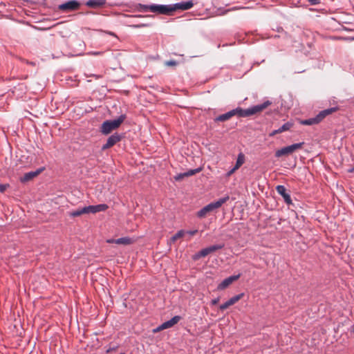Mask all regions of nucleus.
Masks as SVG:
<instances>
[{"label": "nucleus", "mask_w": 354, "mask_h": 354, "mask_svg": "<svg viewBox=\"0 0 354 354\" xmlns=\"http://www.w3.org/2000/svg\"><path fill=\"white\" fill-rule=\"evenodd\" d=\"M270 104L271 102L268 100L261 104H258L247 109H243L240 107H238L235 109L230 111L227 113L218 115L214 119V121L225 122L230 120L234 115H238L239 117L242 118L248 117L263 111Z\"/></svg>", "instance_id": "1"}, {"label": "nucleus", "mask_w": 354, "mask_h": 354, "mask_svg": "<svg viewBox=\"0 0 354 354\" xmlns=\"http://www.w3.org/2000/svg\"><path fill=\"white\" fill-rule=\"evenodd\" d=\"M338 110L339 108L337 106L327 109L320 111L315 118L302 120L299 122L303 125L317 124L322 122L326 116L337 111Z\"/></svg>", "instance_id": "2"}, {"label": "nucleus", "mask_w": 354, "mask_h": 354, "mask_svg": "<svg viewBox=\"0 0 354 354\" xmlns=\"http://www.w3.org/2000/svg\"><path fill=\"white\" fill-rule=\"evenodd\" d=\"M125 120V115H121L117 119L104 121L101 126V132L108 135L117 129Z\"/></svg>", "instance_id": "3"}, {"label": "nucleus", "mask_w": 354, "mask_h": 354, "mask_svg": "<svg viewBox=\"0 0 354 354\" xmlns=\"http://www.w3.org/2000/svg\"><path fill=\"white\" fill-rule=\"evenodd\" d=\"M304 145V142H299L281 148L275 152V156L279 158L283 156H288L295 151L301 149Z\"/></svg>", "instance_id": "4"}, {"label": "nucleus", "mask_w": 354, "mask_h": 354, "mask_svg": "<svg viewBox=\"0 0 354 354\" xmlns=\"http://www.w3.org/2000/svg\"><path fill=\"white\" fill-rule=\"evenodd\" d=\"M223 247H224V244H217V245H211L209 247L205 248L201 250V251H199L198 252L196 253L194 255L193 259L194 260H198V259H201V257H205L211 253H213L218 250L223 248Z\"/></svg>", "instance_id": "5"}, {"label": "nucleus", "mask_w": 354, "mask_h": 354, "mask_svg": "<svg viewBox=\"0 0 354 354\" xmlns=\"http://www.w3.org/2000/svg\"><path fill=\"white\" fill-rule=\"evenodd\" d=\"M149 11L154 13L169 15L171 14V5H151Z\"/></svg>", "instance_id": "6"}, {"label": "nucleus", "mask_w": 354, "mask_h": 354, "mask_svg": "<svg viewBox=\"0 0 354 354\" xmlns=\"http://www.w3.org/2000/svg\"><path fill=\"white\" fill-rule=\"evenodd\" d=\"M80 3L76 0H70L59 6V9L62 11L68 12L79 9Z\"/></svg>", "instance_id": "7"}, {"label": "nucleus", "mask_w": 354, "mask_h": 354, "mask_svg": "<svg viewBox=\"0 0 354 354\" xmlns=\"http://www.w3.org/2000/svg\"><path fill=\"white\" fill-rule=\"evenodd\" d=\"M180 319L181 317L180 316H174L170 320L164 322L157 328L154 329L153 331L158 332L160 330L171 328L174 326L175 324H176L180 320Z\"/></svg>", "instance_id": "8"}, {"label": "nucleus", "mask_w": 354, "mask_h": 354, "mask_svg": "<svg viewBox=\"0 0 354 354\" xmlns=\"http://www.w3.org/2000/svg\"><path fill=\"white\" fill-rule=\"evenodd\" d=\"M121 139H122V136L117 133L111 135L107 139L106 142L102 146V149L106 150L107 149L112 147L117 142H120L121 140Z\"/></svg>", "instance_id": "9"}, {"label": "nucleus", "mask_w": 354, "mask_h": 354, "mask_svg": "<svg viewBox=\"0 0 354 354\" xmlns=\"http://www.w3.org/2000/svg\"><path fill=\"white\" fill-rule=\"evenodd\" d=\"M108 205L106 204H99L96 205H89L85 207L86 214H95L100 212H104L108 209Z\"/></svg>", "instance_id": "10"}, {"label": "nucleus", "mask_w": 354, "mask_h": 354, "mask_svg": "<svg viewBox=\"0 0 354 354\" xmlns=\"http://www.w3.org/2000/svg\"><path fill=\"white\" fill-rule=\"evenodd\" d=\"M240 277V274L230 276L226 279H225L221 283L218 284L217 289L218 290H222L227 288L229 286H230L234 281H236Z\"/></svg>", "instance_id": "11"}, {"label": "nucleus", "mask_w": 354, "mask_h": 354, "mask_svg": "<svg viewBox=\"0 0 354 354\" xmlns=\"http://www.w3.org/2000/svg\"><path fill=\"white\" fill-rule=\"evenodd\" d=\"M194 3L192 1L180 2L171 6V13L177 10H187L192 8Z\"/></svg>", "instance_id": "12"}, {"label": "nucleus", "mask_w": 354, "mask_h": 354, "mask_svg": "<svg viewBox=\"0 0 354 354\" xmlns=\"http://www.w3.org/2000/svg\"><path fill=\"white\" fill-rule=\"evenodd\" d=\"M243 297V293L239 294L230 298L228 301L220 306V309L224 310L238 302Z\"/></svg>", "instance_id": "13"}, {"label": "nucleus", "mask_w": 354, "mask_h": 354, "mask_svg": "<svg viewBox=\"0 0 354 354\" xmlns=\"http://www.w3.org/2000/svg\"><path fill=\"white\" fill-rule=\"evenodd\" d=\"M276 190L278 192V194L283 197L284 201L287 204L292 203L290 196L288 193H287L286 188L283 185H277L276 187Z\"/></svg>", "instance_id": "14"}, {"label": "nucleus", "mask_w": 354, "mask_h": 354, "mask_svg": "<svg viewBox=\"0 0 354 354\" xmlns=\"http://www.w3.org/2000/svg\"><path fill=\"white\" fill-rule=\"evenodd\" d=\"M202 170L201 168H197L195 169H190L187 172L178 174L176 176H174V179L177 181L182 180L185 177H189L191 176H193L196 174L199 173Z\"/></svg>", "instance_id": "15"}, {"label": "nucleus", "mask_w": 354, "mask_h": 354, "mask_svg": "<svg viewBox=\"0 0 354 354\" xmlns=\"http://www.w3.org/2000/svg\"><path fill=\"white\" fill-rule=\"evenodd\" d=\"M44 168H40L37 169L35 171H30L28 173H26L24 176L21 178V181L23 183L30 181V180L33 179L36 176H37L39 174L41 173V171L44 170Z\"/></svg>", "instance_id": "16"}, {"label": "nucleus", "mask_w": 354, "mask_h": 354, "mask_svg": "<svg viewBox=\"0 0 354 354\" xmlns=\"http://www.w3.org/2000/svg\"><path fill=\"white\" fill-rule=\"evenodd\" d=\"M229 199H230L229 196H225L223 198H221L218 199L216 201H214V202H212V203L208 204L207 205H208V207H209V209H210V210L212 212L214 209H218L220 207H221L222 205L224 204L225 203H226Z\"/></svg>", "instance_id": "17"}, {"label": "nucleus", "mask_w": 354, "mask_h": 354, "mask_svg": "<svg viewBox=\"0 0 354 354\" xmlns=\"http://www.w3.org/2000/svg\"><path fill=\"white\" fill-rule=\"evenodd\" d=\"M293 126V123L290 122H288L285 124H283L280 128L278 129L274 130L270 133V136H274L276 134L281 133L284 131H287L290 130Z\"/></svg>", "instance_id": "18"}, {"label": "nucleus", "mask_w": 354, "mask_h": 354, "mask_svg": "<svg viewBox=\"0 0 354 354\" xmlns=\"http://www.w3.org/2000/svg\"><path fill=\"white\" fill-rule=\"evenodd\" d=\"M106 3V0H88L86 5L89 8H97L102 7Z\"/></svg>", "instance_id": "19"}, {"label": "nucleus", "mask_w": 354, "mask_h": 354, "mask_svg": "<svg viewBox=\"0 0 354 354\" xmlns=\"http://www.w3.org/2000/svg\"><path fill=\"white\" fill-rule=\"evenodd\" d=\"M134 240L130 237L125 236L117 239L115 241V244L128 245L133 243Z\"/></svg>", "instance_id": "20"}, {"label": "nucleus", "mask_w": 354, "mask_h": 354, "mask_svg": "<svg viewBox=\"0 0 354 354\" xmlns=\"http://www.w3.org/2000/svg\"><path fill=\"white\" fill-rule=\"evenodd\" d=\"M84 214H86L85 207H84L82 208L77 209V210H75L73 212H70L68 213V215L71 217H77V216H80L81 215Z\"/></svg>", "instance_id": "21"}, {"label": "nucleus", "mask_w": 354, "mask_h": 354, "mask_svg": "<svg viewBox=\"0 0 354 354\" xmlns=\"http://www.w3.org/2000/svg\"><path fill=\"white\" fill-rule=\"evenodd\" d=\"M245 162V156L243 153H240L238 155L237 160L235 165V169H239Z\"/></svg>", "instance_id": "22"}, {"label": "nucleus", "mask_w": 354, "mask_h": 354, "mask_svg": "<svg viewBox=\"0 0 354 354\" xmlns=\"http://www.w3.org/2000/svg\"><path fill=\"white\" fill-rule=\"evenodd\" d=\"M211 212L208 205H206L203 208H202L200 211L198 212L197 216L200 218L205 217L208 212Z\"/></svg>", "instance_id": "23"}, {"label": "nucleus", "mask_w": 354, "mask_h": 354, "mask_svg": "<svg viewBox=\"0 0 354 354\" xmlns=\"http://www.w3.org/2000/svg\"><path fill=\"white\" fill-rule=\"evenodd\" d=\"M184 235V231L180 230L178 231L174 236H173L171 239L172 242H175L178 239L183 237Z\"/></svg>", "instance_id": "24"}, {"label": "nucleus", "mask_w": 354, "mask_h": 354, "mask_svg": "<svg viewBox=\"0 0 354 354\" xmlns=\"http://www.w3.org/2000/svg\"><path fill=\"white\" fill-rule=\"evenodd\" d=\"M150 6L143 5V4H138L137 6L138 10L140 12H148L149 11Z\"/></svg>", "instance_id": "25"}, {"label": "nucleus", "mask_w": 354, "mask_h": 354, "mask_svg": "<svg viewBox=\"0 0 354 354\" xmlns=\"http://www.w3.org/2000/svg\"><path fill=\"white\" fill-rule=\"evenodd\" d=\"M178 64V62L175 60H169L165 62V65L167 66H175Z\"/></svg>", "instance_id": "26"}, {"label": "nucleus", "mask_w": 354, "mask_h": 354, "mask_svg": "<svg viewBox=\"0 0 354 354\" xmlns=\"http://www.w3.org/2000/svg\"><path fill=\"white\" fill-rule=\"evenodd\" d=\"M9 187L8 184H0V192L3 193Z\"/></svg>", "instance_id": "27"}, {"label": "nucleus", "mask_w": 354, "mask_h": 354, "mask_svg": "<svg viewBox=\"0 0 354 354\" xmlns=\"http://www.w3.org/2000/svg\"><path fill=\"white\" fill-rule=\"evenodd\" d=\"M308 1L313 5H316L319 2V0H308Z\"/></svg>", "instance_id": "28"}, {"label": "nucleus", "mask_w": 354, "mask_h": 354, "mask_svg": "<svg viewBox=\"0 0 354 354\" xmlns=\"http://www.w3.org/2000/svg\"><path fill=\"white\" fill-rule=\"evenodd\" d=\"M219 301V299L218 298H216V299H214L212 301V305H216L218 303Z\"/></svg>", "instance_id": "29"}, {"label": "nucleus", "mask_w": 354, "mask_h": 354, "mask_svg": "<svg viewBox=\"0 0 354 354\" xmlns=\"http://www.w3.org/2000/svg\"><path fill=\"white\" fill-rule=\"evenodd\" d=\"M90 55H102V52H91V53H89Z\"/></svg>", "instance_id": "30"}, {"label": "nucleus", "mask_w": 354, "mask_h": 354, "mask_svg": "<svg viewBox=\"0 0 354 354\" xmlns=\"http://www.w3.org/2000/svg\"><path fill=\"white\" fill-rule=\"evenodd\" d=\"M197 232H198V230H192V231H189V232H188V233H189L190 235H192V236L195 235Z\"/></svg>", "instance_id": "31"}, {"label": "nucleus", "mask_w": 354, "mask_h": 354, "mask_svg": "<svg viewBox=\"0 0 354 354\" xmlns=\"http://www.w3.org/2000/svg\"><path fill=\"white\" fill-rule=\"evenodd\" d=\"M116 239H108L106 241L107 243H115V241Z\"/></svg>", "instance_id": "32"}, {"label": "nucleus", "mask_w": 354, "mask_h": 354, "mask_svg": "<svg viewBox=\"0 0 354 354\" xmlns=\"http://www.w3.org/2000/svg\"><path fill=\"white\" fill-rule=\"evenodd\" d=\"M236 170V169H235V166H234V168L232 170H230V171L229 172V174L230 175V174H233Z\"/></svg>", "instance_id": "33"}, {"label": "nucleus", "mask_w": 354, "mask_h": 354, "mask_svg": "<svg viewBox=\"0 0 354 354\" xmlns=\"http://www.w3.org/2000/svg\"><path fill=\"white\" fill-rule=\"evenodd\" d=\"M351 331H352L353 333H354V324H353V325L352 326V327H351Z\"/></svg>", "instance_id": "34"}, {"label": "nucleus", "mask_w": 354, "mask_h": 354, "mask_svg": "<svg viewBox=\"0 0 354 354\" xmlns=\"http://www.w3.org/2000/svg\"><path fill=\"white\" fill-rule=\"evenodd\" d=\"M348 39L352 41V40H353V38H349Z\"/></svg>", "instance_id": "35"}]
</instances>
